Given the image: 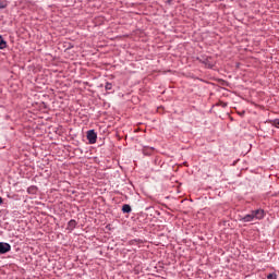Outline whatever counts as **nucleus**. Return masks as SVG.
<instances>
[{"label":"nucleus","instance_id":"nucleus-1","mask_svg":"<svg viewBox=\"0 0 279 279\" xmlns=\"http://www.w3.org/2000/svg\"><path fill=\"white\" fill-rule=\"evenodd\" d=\"M87 141L89 145H95V143H97V132H95V130L87 131Z\"/></svg>","mask_w":279,"mask_h":279},{"label":"nucleus","instance_id":"nucleus-2","mask_svg":"<svg viewBox=\"0 0 279 279\" xmlns=\"http://www.w3.org/2000/svg\"><path fill=\"white\" fill-rule=\"evenodd\" d=\"M12 251V245L7 242H0V256L3 254H8V252Z\"/></svg>","mask_w":279,"mask_h":279},{"label":"nucleus","instance_id":"nucleus-3","mask_svg":"<svg viewBox=\"0 0 279 279\" xmlns=\"http://www.w3.org/2000/svg\"><path fill=\"white\" fill-rule=\"evenodd\" d=\"M252 213H253V217L255 219L260 220V219L265 218V210H263V209H256V210H253Z\"/></svg>","mask_w":279,"mask_h":279},{"label":"nucleus","instance_id":"nucleus-4","mask_svg":"<svg viewBox=\"0 0 279 279\" xmlns=\"http://www.w3.org/2000/svg\"><path fill=\"white\" fill-rule=\"evenodd\" d=\"M254 214L251 211V214H247L242 218V221H244V223H250V221H254Z\"/></svg>","mask_w":279,"mask_h":279},{"label":"nucleus","instance_id":"nucleus-5","mask_svg":"<svg viewBox=\"0 0 279 279\" xmlns=\"http://www.w3.org/2000/svg\"><path fill=\"white\" fill-rule=\"evenodd\" d=\"M76 227H77V221H75L74 219H71L68 222V230H75Z\"/></svg>","mask_w":279,"mask_h":279},{"label":"nucleus","instance_id":"nucleus-6","mask_svg":"<svg viewBox=\"0 0 279 279\" xmlns=\"http://www.w3.org/2000/svg\"><path fill=\"white\" fill-rule=\"evenodd\" d=\"M122 213L126 214V215H130V213H132V206L128 205V204H124L122 206Z\"/></svg>","mask_w":279,"mask_h":279},{"label":"nucleus","instance_id":"nucleus-7","mask_svg":"<svg viewBox=\"0 0 279 279\" xmlns=\"http://www.w3.org/2000/svg\"><path fill=\"white\" fill-rule=\"evenodd\" d=\"M8 47V41L3 39V36L0 35V49H5Z\"/></svg>","mask_w":279,"mask_h":279},{"label":"nucleus","instance_id":"nucleus-8","mask_svg":"<svg viewBox=\"0 0 279 279\" xmlns=\"http://www.w3.org/2000/svg\"><path fill=\"white\" fill-rule=\"evenodd\" d=\"M8 8V2L7 1H0V10H5Z\"/></svg>","mask_w":279,"mask_h":279},{"label":"nucleus","instance_id":"nucleus-9","mask_svg":"<svg viewBox=\"0 0 279 279\" xmlns=\"http://www.w3.org/2000/svg\"><path fill=\"white\" fill-rule=\"evenodd\" d=\"M267 279H278V275H276V272L269 274Z\"/></svg>","mask_w":279,"mask_h":279},{"label":"nucleus","instance_id":"nucleus-10","mask_svg":"<svg viewBox=\"0 0 279 279\" xmlns=\"http://www.w3.org/2000/svg\"><path fill=\"white\" fill-rule=\"evenodd\" d=\"M105 89L106 90H112V83H106Z\"/></svg>","mask_w":279,"mask_h":279},{"label":"nucleus","instance_id":"nucleus-11","mask_svg":"<svg viewBox=\"0 0 279 279\" xmlns=\"http://www.w3.org/2000/svg\"><path fill=\"white\" fill-rule=\"evenodd\" d=\"M272 125H275V128H279V119L274 120Z\"/></svg>","mask_w":279,"mask_h":279},{"label":"nucleus","instance_id":"nucleus-12","mask_svg":"<svg viewBox=\"0 0 279 279\" xmlns=\"http://www.w3.org/2000/svg\"><path fill=\"white\" fill-rule=\"evenodd\" d=\"M36 191V187H28V193H34Z\"/></svg>","mask_w":279,"mask_h":279},{"label":"nucleus","instance_id":"nucleus-13","mask_svg":"<svg viewBox=\"0 0 279 279\" xmlns=\"http://www.w3.org/2000/svg\"><path fill=\"white\" fill-rule=\"evenodd\" d=\"M3 204V198L0 196V205Z\"/></svg>","mask_w":279,"mask_h":279}]
</instances>
